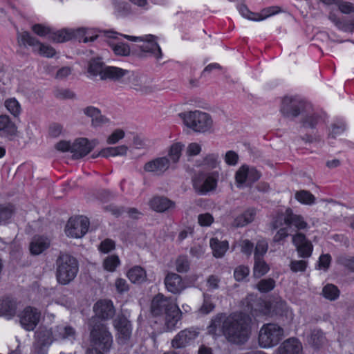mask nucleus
Here are the masks:
<instances>
[{
	"label": "nucleus",
	"instance_id": "obj_1",
	"mask_svg": "<svg viewBox=\"0 0 354 354\" xmlns=\"http://www.w3.org/2000/svg\"><path fill=\"white\" fill-rule=\"evenodd\" d=\"M207 330L213 335L223 334L229 342L243 344L250 337V319L242 313H232L227 317L218 314L211 320Z\"/></svg>",
	"mask_w": 354,
	"mask_h": 354
},
{
	"label": "nucleus",
	"instance_id": "obj_2",
	"mask_svg": "<svg viewBox=\"0 0 354 354\" xmlns=\"http://www.w3.org/2000/svg\"><path fill=\"white\" fill-rule=\"evenodd\" d=\"M151 312L153 316H165V325L168 330H174L180 320L182 312L176 302L162 294L156 295L151 304Z\"/></svg>",
	"mask_w": 354,
	"mask_h": 354
},
{
	"label": "nucleus",
	"instance_id": "obj_3",
	"mask_svg": "<svg viewBox=\"0 0 354 354\" xmlns=\"http://www.w3.org/2000/svg\"><path fill=\"white\" fill-rule=\"evenodd\" d=\"M311 105L299 96H286L282 100L281 111L287 118H295L300 113H307L303 120L304 127L314 128L319 117L311 113Z\"/></svg>",
	"mask_w": 354,
	"mask_h": 354
},
{
	"label": "nucleus",
	"instance_id": "obj_4",
	"mask_svg": "<svg viewBox=\"0 0 354 354\" xmlns=\"http://www.w3.org/2000/svg\"><path fill=\"white\" fill-rule=\"evenodd\" d=\"M55 266L57 280L62 285L72 281L79 270L77 259L68 253L61 252L56 259Z\"/></svg>",
	"mask_w": 354,
	"mask_h": 354
},
{
	"label": "nucleus",
	"instance_id": "obj_5",
	"mask_svg": "<svg viewBox=\"0 0 354 354\" xmlns=\"http://www.w3.org/2000/svg\"><path fill=\"white\" fill-rule=\"evenodd\" d=\"M284 329L277 324H264L260 328L258 343L262 348H270L277 346L284 337Z\"/></svg>",
	"mask_w": 354,
	"mask_h": 354
},
{
	"label": "nucleus",
	"instance_id": "obj_6",
	"mask_svg": "<svg viewBox=\"0 0 354 354\" xmlns=\"http://www.w3.org/2000/svg\"><path fill=\"white\" fill-rule=\"evenodd\" d=\"M180 115L185 125L196 132H207L213 126V121L209 114L199 110L184 112Z\"/></svg>",
	"mask_w": 354,
	"mask_h": 354
},
{
	"label": "nucleus",
	"instance_id": "obj_7",
	"mask_svg": "<svg viewBox=\"0 0 354 354\" xmlns=\"http://www.w3.org/2000/svg\"><path fill=\"white\" fill-rule=\"evenodd\" d=\"M218 178V173L198 172L192 178L193 187L196 192L205 195L216 189Z\"/></svg>",
	"mask_w": 354,
	"mask_h": 354
},
{
	"label": "nucleus",
	"instance_id": "obj_8",
	"mask_svg": "<svg viewBox=\"0 0 354 354\" xmlns=\"http://www.w3.org/2000/svg\"><path fill=\"white\" fill-rule=\"evenodd\" d=\"M129 41L134 42H142L139 46L140 49L149 56L160 59L162 57V53L160 46L157 42V37L153 35H145L141 37H135L130 35H124Z\"/></svg>",
	"mask_w": 354,
	"mask_h": 354
},
{
	"label": "nucleus",
	"instance_id": "obj_9",
	"mask_svg": "<svg viewBox=\"0 0 354 354\" xmlns=\"http://www.w3.org/2000/svg\"><path fill=\"white\" fill-rule=\"evenodd\" d=\"M17 40L20 45L29 46L32 50L40 55L46 57H53L55 55V50L49 45L41 43L36 37L32 36L28 32H17Z\"/></svg>",
	"mask_w": 354,
	"mask_h": 354
},
{
	"label": "nucleus",
	"instance_id": "obj_10",
	"mask_svg": "<svg viewBox=\"0 0 354 354\" xmlns=\"http://www.w3.org/2000/svg\"><path fill=\"white\" fill-rule=\"evenodd\" d=\"M91 340L93 348L107 351L110 349L113 337L107 327L102 324H95L91 331Z\"/></svg>",
	"mask_w": 354,
	"mask_h": 354
},
{
	"label": "nucleus",
	"instance_id": "obj_11",
	"mask_svg": "<svg viewBox=\"0 0 354 354\" xmlns=\"http://www.w3.org/2000/svg\"><path fill=\"white\" fill-rule=\"evenodd\" d=\"M88 227L89 221L86 217L71 218L66 225L65 232L68 236L78 239L86 234Z\"/></svg>",
	"mask_w": 354,
	"mask_h": 354
},
{
	"label": "nucleus",
	"instance_id": "obj_12",
	"mask_svg": "<svg viewBox=\"0 0 354 354\" xmlns=\"http://www.w3.org/2000/svg\"><path fill=\"white\" fill-rule=\"evenodd\" d=\"M260 177L261 174L257 169L247 165L241 166L235 175L236 181L239 187L243 185L250 186L252 183L258 180Z\"/></svg>",
	"mask_w": 354,
	"mask_h": 354
},
{
	"label": "nucleus",
	"instance_id": "obj_13",
	"mask_svg": "<svg viewBox=\"0 0 354 354\" xmlns=\"http://www.w3.org/2000/svg\"><path fill=\"white\" fill-rule=\"evenodd\" d=\"M40 312L37 308L27 306L19 315L21 326L26 330H33L40 320Z\"/></svg>",
	"mask_w": 354,
	"mask_h": 354
},
{
	"label": "nucleus",
	"instance_id": "obj_14",
	"mask_svg": "<svg viewBox=\"0 0 354 354\" xmlns=\"http://www.w3.org/2000/svg\"><path fill=\"white\" fill-rule=\"evenodd\" d=\"M113 325L118 331V339L120 344H126L130 339L132 326L129 319L123 315H119L113 321Z\"/></svg>",
	"mask_w": 354,
	"mask_h": 354
},
{
	"label": "nucleus",
	"instance_id": "obj_15",
	"mask_svg": "<svg viewBox=\"0 0 354 354\" xmlns=\"http://www.w3.org/2000/svg\"><path fill=\"white\" fill-rule=\"evenodd\" d=\"M164 284L166 290L174 295H180L187 288V285L182 277L172 272L167 273L164 279Z\"/></svg>",
	"mask_w": 354,
	"mask_h": 354
},
{
	"label": "nucleus",
	"instance_id": "obj_16",
	"mask_svg": "<svg viewBox=\"0 0 354 354\" xmlns=\"http://www.w3.org/2000/svg\"><path fill=\"white\" fill-rule=\"evenodd\" d=\"M292 243L296 247L298 255L301 258H309L312 255L313 246L302 233H296L292 236Z\"/></svg>",
	"mask_w": 354,
	"mask_h": 354
},
{
	"label": "nucleus",
	"instance_id": "obj_17",
	"mask_svg": "<svg viewBox=\"0 0 354 354\" xmlns=\"http://www.w3.org/2000/svg\"><path fill=\"white\" fill-rule=\"evenodd\" d=\"M279 218L283 220V223L288 228L294 227L297 231L306 230L309 227L302 216L294 214L290 208L287 209L284 214Z\"/></svg>",
	"mask_w": 354,
	"mask_h": 354
},
{
	"label": "nucleus",
	"instance_id": "obj_18",
	"mask_svg": "<svg viewBox=\"0 0 354 354\" xmlns=\"http://www.w3.org/2000/svg\"><path fill=\"white\" fill-rule=\"evenodd\" d=\"M107 37L113 40L109 41V46L113 53L118 56H128L130 55V47L128 44L120 41L119 37H124V35L114 31L106 32Z\"/></svg>",
	"mask_w": 354,
	"mask_h": 354
},
{
	"label": "nucleus",
	"instance_id": "obj_19",
	"mask_svg": "<svg viewBox=\"0 0 354 354\" xmlns=\"http://www.w3.org/2000/svg\"><path fill=\"white\" fill-rule=\"evenodd\" d=\"M198 333L193 328H187L180 331L172 339L171 346L175 348L187 346L198 337Z\"/></svg>",
	"mask_w": 354,
	"mask_h": 354
},
{
	"label": "nucleus",
	"instance_id": "obj_20",
	"mask_svg": "<svg viewBox=\"0 0 354 354\" xmlns=\"http://www.w3.org/2000/svg\"><path fill=\"white\" fill-rule=\"evenodd\" d=\"M275 354H303L302 344L295 337L288 338L276 349Z\"/></svg>",
	"mask_w": 354,
	"mask_h": 354
},
{
	"label": "nucleus",
	"instance_id": "obj_21",
	"mask_svg": "<svg viewBox=\"0 0 354 354\" xmlns=\"http://www.w3.org/2000/svg\"><path fill=\"white\" fill-rule=\"evenodd\" d=\"M170 167V161L167 157L155 158L144 166L145 171L160 175L165 173Z\"/></svg>",
	"mask_w": 354,
	"mask_h": 354
},
{
	"label": "nucleus",
	"instance_id": "obj_22",
	"mask_svg": "<svg viewBox=\"0 0 354 354\" xmlns=\"http://www.w3.org/2000/svg\"><path fill=\"white\" fill-rule=\"evenodd\" d=\"M93 147L88 139L78 138L72 144L73 157L75 159L81 158L86 156Z\"/></svg>",
	"mask_w": 354,
	"mask_h": 354
},
{
	"label": "nucleus",
	"instance_id": "obj_23",
	"mask_svg": "<svg viewBox=\"0 0 354 354\" xmlns=\"http://www.w3.org/2000/svg\"><path fill=\"white\" fill-rule=\"evenodd\" d=\"M96 315L102 319H108L115 314L113 302L110 300H100L93 307Z\"/></svg>",
	"mask_w": 354,
	"mask_h": 354
},
{
	"label": "nucleus",
	"instance_id": "obj_24",
	"mask_svg": "<svg viewBox=\"0 0 354 354\" xmlns=\"http://www.w3.org/2000/svg\"><path fill=\"white\" fill-rule=\"evenodd\" d=\"M150 207L157 212H164L175 207V203L165 196H156L149 202Z\"/></svg>",
	"mask_w": 354,
	"mask_h": 354
},
{
	"label": "nucleus",
	"instance_id": "obj_25",
	"mask_svg": "<svg viewBox=\"0 0 354 354\" xmlns=\"http://www.w3.org/2000/svg\"><path fill=\"white\" fill-rule=\"evenodd\" d=\"M83 113L91 118L92 125L95 127H101L109 122V119L101 114L99 109L95 106H87L83 109Z\"/></svg>",
	"mask_w": 354,
	"mask_h": 354
},
{
	"label": "nucleus",
	"instance_id": "obj_26",
	"mask_svg": "<svg viewBox=\"0 0 354 354\" xmlns=\"http://www.w3.org/2000/svg\"><path fill=\"white\" fill-rule=\"evenodd\" d=\"M17 302L10 298L6 297L0 299V316L8 319H12L17 312Z\"/></svg>",
	"mask_w": 354,
	"mask_h": 354
},
{
	"label": "nucleus",
	"instance_id": "obj_27",
	"mask_svg": "<svg viewBox=\"0 0 354 354\" xmlns=\"http://www.w3.org/2000/svg\"><path fill=\"white\" fill-rule=\"evenodd\" d=\"M50 240L45 236H35L30 244V250L32 254L38 255L42 253L50 246Z\"/></svg>",
	"mask_w": 354,
	"mask_h": 354
},
{
	"label": "nucleus",
	"instance_id": "obj_28",
	"mask_svg": "<svg viewBox=\"0 0 354 354\" xmlns=\"http://www.w3.org/2000/svg\"><path fill=\"white\" fill-rule=\"evenodd\" d=\"M256 216V210L253 208L246 209L243 213L237 216L233 223L232 225L236 227H241L252 223Z\"/></svg>",
	"mask_w": 354,
	"mask_h": 354
},
{
	"label": "nucleus",
	"instance_id": "obj_29",
	"mask_svg": "<svg viewBox=\"0 0 354 354\" xmlns=\"http://www.w3.org/2000/svg\"><path fill=\"white\" fill-rule=\"evenodd\" d=\"M129 73L128 71L115 66H106L101 80H110L113 81L120 80Z\"/></svg>",
	"mask_w": 354,
	"mask_h": 354
},
{
	"label": "nucleus",
	"instance_id": "obj_30",
	"mask_svg": "<svg viewBox=\"0 0 354 354\" xmlns=\"http://www.w3.org/2000/svg\"><path fill=\"white\" fill-rule=\"evenodd\" d=\"M209 244L213 255L216 258L223 257L229 248V244L227 241H221L217 238H212L209 241Z\"/></svg>",
	"mask_w": 354,
	"mask_h": 354
},
{
	"label": "nucleus",
	"instance_id": "obj_31",
	"mask_svg": "<svg viewBox=\"0 0 354 354\" xmlns=\"http://www.w3.org/2000/svg\"><path fill=\"white\" fill-rule=\"evenodd\" d=\"M75 330L70 326L60 325L56 327L54 336L56 339L73 340L75 338Z\"/></svg>",
	"mask_w": 354,
	"mask_h": 354
},
{
	"label": "nucleus",
	"instance_id": "obj_32",
	"mask_svg": "<svg viewBox=\"0 0 354 354\" xmlns=\"http://www.w3.org/2000/svg\"><path fill=\"white\" fill-rule=\"evenodd\" d=\"M129 279L133 283H141L147 279L146 271L140 266H136L127 272Z\"/></svg>",
	"mask_w": 354,
	"mask_h": 354
},
{
	"label": "nucleus",
	"instance_id": "obj_33",
	"mask_svg": "<svg viewBox=\"0 0 354 354\" xmlns=\"http://www.w3.org/2000/svg\"><path fill=\"white\" fill-rule=\"evenodd\" d=\"M36 341L35 343L48 346L53 342V333L45 328H39L35 333Z\"/></svg>",
	"mask_w": 354,
	"mask_h": 354
},
{
	"label": "nucleus",
	"instance_id": "obj_34",
	"mask_svg": "<svg viewBox=\"0 0 354 354\" xmlns=\"http://www.w3.org/2000/svg\"><path fill=\"white\" fill-rule=\"evenodd\" d=\"M106 66L100 59H93L88 63V73L93 77L99 76L101 80Z\"/></svg>",
	"mask_w": 354,
	"mask_h": 354
},
{
	"label": "nucleus",
	"instance_id": "obj_35",
	"mask_svg": "<svg viewBox=\"0 0 354 354\" xmlns=\"http://www.w3.org/2000/svg\"><path fill=\"white\" fill-rule=\"evenodd\" d=\"M250 305L252 313L259 312L263 315H268L270 313V304L264 299L257 298Z\"/></svg>",
	"mask_w": 354,
	"mask_h": 354
},
{
	"label": "nucleus",
	"instance_id": "obj_36",
	"mask_svg": "<svg viewBox=\"0 0 354 354\" xmlns=\"http://www.w3.org/2000/svg\"><path fill=\"white\" fill-rule=\"evenodd\" d=\"M0 131L6 135H14L16 133L17 127L15 123L10 120L9 116L0 115Z\"/></svg>",
	"mask_w": 354,
	"mask_h": 354
},
{
	"label": "nucleus",
	"instance_id": "obj_37",
	"mask_svg": "<svg viewBox=\"0 0 354 354\" xmlns=\"http://www.w3.org/2000/svg\"><path fill=\"white\" fill-rule=\"evenodd\" d=\"M114 12L118 17H125L131 12V5L124 0L113 1Z\"/></svg>",
	"mask_w": 354,
	"mask_h": 354
},
{
	"label": "nucleus",
	"instance_id": "obj_38",
	"mask_svg": "<svg viewBox=\"0 0 354 354\" xmlns=\"http://www.w3.org/2000/svg\"><path fill=\"white\" fill-rule=\"evenodd\" d=\"M72 39L70 28H63L57 31L52 30L50 39L53 41L62 43Z\"/></svg>",
	"mask_w": 354,
	"mask_h": 354
},
{
	"label": "nucleus",
	"instance_id": "obj_39",
	"mask_svg": "<svg viewBox=\"0 0 354 354\" xmlns=\"http://www.w3.org/2000/svg\"><path fill=\"white\" fill-rule=\"evenodd\" d=\"M183 148L184 145L180 142L174 143L170 147L168 152L170 164H176L178 162Z\"/></svg>",
	"mask_w": 354,
	"mask_h": 354
},
{
	"label": "nucleus",
	"instance_id": "obj_40",
	"mask_svg": "<svg viewBox=\"0 0 354 354\" xmlns=\"http://www.w3.org/2000/svg\"><path fill=\"white\" fill-rule=\"evenodd\" d=\"M270 270L268 265L265 262L263 258L254 259V265L253 273L254 277H261L266 274Z\"/></svg>",
	"mask_w": 354,
	"mask_h": 354
},
{
	"label": "nucleus",
	"instance_id": "obj_41",
	"mask_svg": "<svg viewBox=\"0 0 354 354\" xmlns=\"http://www.w3.org/2000/svg\"><path fill=\"white\" fill-rule=\"evenodd\" d=\"M31 30L37 35L41 37H47L49 39H50L53 28L50 26L42 24H36L32 26Z\"/></svg>",
	"mask_w": 354,
	"mask_h": 354
},
{
	"label": "nucleus",
	"instance_id": "obj_42",
	"mask_svg": "<svg viewBox=\"0 0 354 354\" xmlns=\"http://www.w3.org/2000/svg\"><path fill=\"white\" fill-rule=\"evenodd\" d=\"M323 296L330 301L336 300L339 296L338 288L333 284L326 285L322 290Z\"/></svg>",
	"mask_w": 354,
	"mask_h": 354
},
{
	"label": "nucleus",
	"instance_id": "obj_43",
	"mask_svg": "<svg viewBox=\"0 0 354 354\" xmlns=\"http://www.w3.org/2000/svg\"><path fill=\"white\" fill-rule=\"evenodd\" d=\"M295 198L301 203L312 205L315 203V196L308 191L301 190L297 192Z\"/></svg>",
	"mask_w": 354,
	"mask_h": 354
},
{
	"label": "nucleus",
	"instance_id": "obj_44",
	"mask_svg": "<svg viewBox=\"0 0 354 354\" xmlns=\"http://www.w3.org/2000/svg\"><path fill=\"white\" fill-rule=\"evenodd\" d=\"M176 270L179 273H186L190 268L189 261L186 256L178 257L175 261Z\"/></svg>",
	"mask_w": 354,
	"mask_h": 354
},
{
	"label": "nucleus",
	"instance_id": "obj_45",
	"mask_svg": "<svg viewBox=\"0 0 354 354\" xmlns=\"http://www.w3.org/2000/svg\"><path fill=\"white\" fill-rule=\"evenodd\" d=\"M7 110L15 117L18 116L21 111L20 104L15 98H9L5 101Z\"/></svg>",
	"mask_w": 354,
	"mask_h": 354
},
{
	"label": "nucleus",
	"instance_id": "obj_46",
	"mask_svg": "<svg viewBox=\"0 0 354 354\" xmlns=\"http://www.w3.org/2000/svg\"><path fill=\"white\" fill-rule=\"evenodd\" d=\"M131 87L137 91L142 93H148L151 92V89L143 83L142 77H133L131 81Z\"/></svg>",
	"mask_w": 354,
	"mask_h": 354
},
{
	"label": "nucleus",
	"instance_id": "obj_47",
	"mask_svg": "<svg viewBox=\"0 0 354 354\" xmlns=\"http://www.w3.org/2000/svg\"><path fill=\"white\" fill-rule=\"evenodd\" d=\"M120 264V259L118 256L111 255L107 257L103 263L104 268L109 272H113Z\"/></svg>",
	"mask_w": 354,
	"mask_h": 354
},
{
	"label": "nucleus",
	"instance_id": "obj_48",
	"mask_svg": "<svg viewBox=\"0 0 354 354\" xmlns=\"http://www.w3.org/2000/svg\"><path fill=\"white\" fill-rule=\"evenodd\" d=\"M214 307L212 296L206 293L203 294V303L200 308V312L203 314H208L214 310Z\"/></svg>",
	"mask_w": 354,
	"mask_h": 354
},
{
	"label": "nucleus",
	"instance_id": "obj_49",
	"mask_svg": "<svg viewBox=\"0 0 354 354\" xmlns=\"http://www.w3.org/2000/svg\"><path fill=\"white\" fill-rule=\"evenodd\" d=\"M281 11V8L278 6H270L264 8L261 10L257 16V21H262L270 16L279 13Z\"/></svg>",
	"mask_w": 354,
	"mask_h": 354
},
{
	"label": "nucleus",
	"instance_id": "obj_50",
	"mask_svg": "<svg viewBox=\"0 0 354 354\" xmlns=\"http://www.w3.org/2000/svg\"><path fill=\"white\" fill-rule=\"evenodd\" d=\"M274 286L275 281L270 278L262 279L257 284V288L261 292H268L272 290Z\"/></svg>",
	"mask_w": 354,
	"mask_h": 354
},
{
	"label": "nucleus",
	"instance_id": "obj_51",
	"mask_svg": "<svg viewBox=\"0 0 354 354\" xmlns=\"http://www.w3.org/2000/svg\"><path fill=\"white\" fill-rule=\"evenodd\" d=\"M306 260H292L290 263V268L293 272H305L308 266Z\"/></svg>",
	"mask_w": 354,
	"mask_h": 354
},
{
	"label": "nucleus",
	"instance_id": "obj_52",
	"mask_svg": "<svg viewBox=\"0 0 354 354\" xmlns=\"http://www.w3.org/2000/svg\"><path fill=\"white\" fill-rule=\"evenodd\" d=\"M250 273V269L248 266H239L236 267L234 272V279L238 281H243Z\"/></svg>",
	"mask_w": 354,
	"mask_h": 354
},
{
	"label": "nucleus",
	"instance_id": "obj_53",
	"mask_svg": "<svg viewBox=\"0 0 354 354\" xmlns=\"http://www.w3.org/2000/svg\"><path fill=\"white\" fill-rule=\"evenodd\" d=\"M64 133V127L62 124L57 122L50 124L48 127V133L51 138H56Z\"/></svg>",
	"mask_w": 354,
	"mask_h": 354
},
{
	"label": "nucleus",
	"instance_id": "obj_54",
	"mask_svg": "<svg viewBox=\"0 0 354 354\" xmlns=\"http://www.w3.org/2000/svg\"><path fill=\"white\" fill-rule=\"evenodd\" d=\"M218 154H209L203 160V165L209 169H215L218 167L220 161Z\"/></svg>",
	"mask_w": 354,
	"mask_h": 354
},
{
	"label": "nucleus",
	"instance_id": "obj_55",
	"mask_svg": "<svg viewBox=\"0 0 354 354\" xmlns=\"http://www.w3.org/2000/svg\"><path fill=\"white\" fill-rule=\"evenodd\" d=\"M268 245L266 241H259L254 250V259L263 258L268 250Z\"/></svg>",
	"mask_w": 354,
	"mask_h": 354
},
{
	"label": "nucleus",
	"instance_id": "obj_56",
	"mask_svg": "<svg viewBox=\"0 0 354 354\" xmlns=\"http://www.w3.org/2000/svg\"><path fill=\"white\" fill-rule=\"evenodd\" d=\"M238 10L240 14L243 17L252 21H257V16L259 15V13H255L250 11L245 5H239Z\"/></svg>",
	"mask_w": 354,
	"mask_h": 354
},
{
	"label": "nucleus",
	"instance_id": "obj_57",
	"mask_svg": "<svg viewBox=\"0 0 354 354\" xmlns=\"http://www.w3.org/2000/svg\"><path fill=\"white\" fill-rule=\"evenodd\" d=\"M125 133L122 129H118L115 130L107 138V143L113 145L119 142L124 137Z\"/></svg>",
	"mask_w": 354,
	"mask_h": 354
},
{
	"label": "nucleus",
	"instance_id": "obj_58",
	"mask_svg": "<svg viewBox=\"0 0 354 354\" xmlns=\"http://www.w3.org/2000/svg\"><path fill=\"white\" fill-rule=\"evenodd\" d=\"M133 5L142 10H148L151 8V3H155L153 0H128Z\"/></svg>",
	"mask_w": 354,
	"mask_h": 354
},
{
	"label": "nucleus",
	"instance_id": "obj_59",
	"mask_svg": "<svg viewBox=\"0 0 354 354\" xmlns=\"http://www.w3.org/2000/svg\"><path fill=\"white\" fill-rule=\"evenodd\" d=\"M214 221V218L209 213L201 214L198 216V223L201 226L208 227Z\"/></svg>",
	"mask_w": 354,
	"mask_h": 354
},
{
	"label": "nucleus",
	"instance_id": "obj_60",
	"mask_svg": "<svg viewBox=\"0 0 354 354\" xmlns=\"http://www.w3.org/2000/svg\"><path fill=\"white\" fill-rule=\"evenodd\" d=\"M13 213L11 206L0 205V223L10 218Z\"/></svg>",
	"mask_w": 354,
	"mask_h": 354
},
{
	"label": "nucleus",
	"instance_id": "obj_61",
	"mask_svg": "<svg viewBox=\"0 0 354 354\" xmlns=\"http://www.w3.org/2000/svg\"><path fill=\"white\" fill-rule=\"evenodd\" d=\"M331 262V257L328 254H322L319 257L318 266L319 269L327 270Z\"/></svg>",
	"mask_w": 354,
	"mask_h": 354
},
{
	"label": "nucleus",
	"instance_id": "obj_62",
	"mask_svg": "<svg viewBox=\"0 0 354 354\" xmlns=\"http://www.w3.org/2000/svg\"><path fill=\"white\" fill-rule=\"evenodd\" d=\"M98 37V31L94 28H85L84 43L95 41Z\"/></svg>",
	"mask_w": 354,
	"mask_h": 354
},
{
	"label": "nucleus",
	"instance_id": "obj_63",
	"mask_svg": "<svg viewBox=\"0 0 354 354\" xmlns=\"http://www.w3.org/2000/svg\"><path fill=\"white\" fill-rule=\"evenodd\" d=\"M225 162L228 165H236L238 162L239 156L234 151H228L225 155Z\"/></svg>",
	"mask_w": 354,
	"mask_h": 354
},
{
	"label": "nucleus",
	"instance_id": "obj_64",
	"mask_svg": "<svg viewBox=\"0 0 354 354\" xmlns=\"http://www.w3.org/2000/svg\"><path fill=\"white\" fill-rule=\"evenodd\" d=\"M115 248V242L111 239H106L103 241L99 247L100 250L103 253H108Z\"/></svg>",
	"mask_w": 354,
	"mask_h": 354
}]
</instances>
